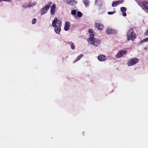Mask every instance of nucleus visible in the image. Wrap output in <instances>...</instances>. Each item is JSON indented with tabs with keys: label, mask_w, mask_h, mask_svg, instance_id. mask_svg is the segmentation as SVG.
Segmentation results:
<instances>
[{
	"label": "nucleus",
	"mask_w": 148,
	"mask_h": 148,
	"mask_svg": "<svg viewBox=\"0 0 148 148\" xmlns=\"http://www.w3.org/2000/svg\"><path fill=\"white\" fill-rule=\"evenodd\" d=\"M138 62V59L136 58H133L130 59L127 62L129 66L133 65Z\"/></svg>",
	"instance_id": "39448f33"
},
{
	"label": "nucleus",
	"mask_w": 148,
	"mask_h": 148,
	"mask_svg": "<svg viewBox=\"0 0 148 148\" xmlns=\"http://www.w3.org/2000/svg\"><path fill=\"white\" fill-rule=\"evenodd\" d=\"M123 1L122 0L114 1L112 4V6L113 7L116 6L118 5L121 3Z\"/></svg>",
	"instance_id": "9b49d317"
},
{
	"label": "nucleus",
	"mask_w": 148,
	"mask_h": 148,
	"mask_svg": "<svg viewBox=\"0 0 148 148\" xmlns=\"http://www.w3.org/2000/svg\"><path fill=\"white\" fill-rule=\"evenodd\" d=\"M36 21V18L33 19L32 21V24H35Z\"/></svg>",
	"instance_id": "5701e85b"
},
{
	"label": "nucleus",
	"mask_w": 148,
	"mask_h": 148,
	"mask_svg": "<svg viewBox=\"0 0 148 148\" xmlns=\"http://www.w3.org/2000/svg\"><path fill=\"white\" fill-rule=\"evenodd\" d=\"M127 52L126 51H121L119 52L116 55L115 57L117 58H119L122 57L123 55L125 54Z\"/></svg>",
	"instance_id": "6e6552de"
},
{
	"label": "nucleus",
	"mask_w": 148,
	"mask_h": 148,
	"mask_svg": "<svg viewBox=\"0 0 148 148\" xmlns=\"http://www.w3.org/2000/svg\"><path fill=\"white\" fill-rule=\"evenodd\" d=\"M82 13L81 12H78L77 14V19H78L81 17L82 16Z\"/></svg>",
	"instance_id": "a211bd4d"
},
{
	"label": "nucleus",
	"mask_w": 148,
	"mask_h": 148,
	"mask_svg": "<svg viewBox=\"0 0 148 148\" xmlns=\"http://www.w3.org/2000/svg\"><path fill=\"white\" fill-rule=\"evenodd\" d=\"M1 1H2V0H0V2Z\"/></svg>",
	"instance_id": "c85d7f7f"
},
{
	"label": "nucleus",
	"mask_w": 148,
	"mask_h": 148,
	"mask_svg": "<svg viewBox=\"0 0 148 148\" xmlns=\"http://www.w3.org/2000/svg\"><path fill=\"white\" fill-rule=\"evenodd\" d=\"M56 5L53 4L51 7L50 9L51 14V15H53L56 12Z\"/></svg>",
	"instance_id": "f8f14e48"
},
{
	"label": "nucleus",
	"mask_w": 148,
	"mask_h": 148,
	"mask_svg": "<svg viewBox=\"0 0 148 148\" xmlns=\"http://www.w3.org/2000/svg\"><path fill=\"white\" fill-rule=\"evenodd\" d=\"M97 58L99 61L101 62H103L106 60L107 57L104 55H100L98 56Z\"/></svg>",
	"instance_id": "1a4fd4ad"
},
{
	"label": "nucleus",
	"mask_w": 148,
	"mask_h": 148,
	"mask_svg": "<svg viewBox=\"0 0 148 148\" xmlns=\"http://www.w3.org/2000/svg\"><path fill=\"white\" fill-rule=\"evenodd\" d=\"M100 2V0H96L95 1V3L96 4H97V3L98 2Z\"/></svg>",
	"instance_id": "cd10ccee"
},
{
	"label": "nucleus",
	"mask_w": 148,
	"mask_h": 148,
	"mask_svg": "<svg viewBox=\"0 0 148 148\" xmlns=\"http://www.w3.org/2000/svg\"><path fill=\"white\" fill-rule=\"evenodd\" d=\"M88 33L90 35V37L89 38H93L94 37V34L93 30L92 29H90L88 30Z\"/></svg>",
	"instance_id": "2eb2a0df"
},
{
	"label": "nucleus",
	"mask_w": 148,
	"mask_h": 148,
	"mask_svg": "<svg viewBox=\"0 0 148 148\" xmlns=\"http://www.w3.org/2000/svg\"><path fill=\"white\" fill-rule=\"evenodd\" d=\"M121 10L122 12H124L126 11V8L125 7H121Z\"/></svg>",
	"instance_id": "aec40b11"
},
{
	"label": "nucleus",
	"mask_w": 148,
	"mask_h": 148,
	"mask_svg": "<svg viewBox=\"0 0 148 148\" xmlns=\"http://www.w3.org/2000/svg\"><path fill=\"white\" fill-rule=\"evenodd\" d=\"M70 27V23L69 21L66 22L64 27V30L65 31H68Z\"/></svg>",
	"instance_id": "9d476101"
},
{
	"label": "nucleus",
	"mask_w": 148,
	"mask_h": 148,
	"mask_svg": "<svg viewBox=\"0 0 148 148\" xmlns=\"http://www.w3.org/2000/svg\"><path fill=\"white\" fill-rule=\"evenodd\" d=\"M62 23L61 21L60 20H58L57 18H55L52 21V25L54 28L55 32L58 34L60 33Z\"/></svg>",
	"instance_id": "f257e3e1"
},
{
	"label": "nucleus",
	"mask_w": 148,
	"mask_h": 148,
	"mask_svg": "<svg viewBox=\"0 0 148 148\" xmlns=\"http://www.w3.org/2000/svg\"><path fill=\"white\" fill-rule=\"evenodd\" d=\"M145 34L146 35H148V29L146 30L145 33Z\"/></svg>",
	"instance_id": "393cba45"
},
{
	"label": "nucleus",
	"mask_w": 148,
	"mask_h": 148,
	"mask_svg": "<svg viewBox=\"0 0 148 148\" xmlns=\"http://www.w3.org/2000/svg\"><path fill=\"white\" fill-rule=\"evenodd\" d=\"M95 27L98 30L100 31L102 30L103 28V25L99 22H97L95 23Z\"/></svg>",
	"instance_id": "423d86ee"
},
{
	"label": "nucleus",
	"mask_w": 148,
	"mask_h": 148,
	"mask_svg": "<svg viewBox=\"0 0 148 148\" xmlns=\"http://www.w3.org/2000/svg\"><path fill=\"white\" fill-rule=\"evenodd\" d=\"M83 1L86 6H88L89 2L88 0H84Z\"/></svg>",
	"instance_id": "6ab92c4d"
},
{
	"label": "nucleus",
	"mask_w": 148,
	"mask_h": 148,
	"mask_svg": "<svg viewBox=\"0 0 148 148\" xmlns=\"http://www.w3.org/2000/svg\"><path fill=\"white\" fill-rule=\"evenodd\" d=\"M64 1L70 5H74L77 3V2L74 0H64Z\"/></svg>",
	"instance_id": "ddd939ff"
},
{
	"label": "nucleus",
	"mask_w": 148,
	"mask_h": 148,
	"mask_svg": "<svg viewBox=\"0 0 148 148\" xmlns=\"http://www.w3.org/2000/svg\"><path fill=\"white\" fill-rule=\"evenodd\" d=\"M122 15L123 16H126L127 14L125 12H124L123 13Z\"/></svg>",
	"instance_id": "a878e982"
},
{
	"label": "nucleus",
	"mask_w": 148,
	"mask_h": 148,
	"mask_svg": "<svg viewBox=\"0 0 148 148\" xmlns=\"http://www.w3.org/2000/svg\"><path fill=\"white\" fill-rule=\"evenodd\" d=\"M83 54H80L77 58L75 60L73 61V63H75L79 60L81 58Z\"/></svg>",
	"instance_id": "f3484780"
},
{
	"label": "nucleus",
	"mask_w": 148,
	"mask_h": 148,
	"mask_svg": "<svg viewBox=\"0 0 148 148\" xmlns=\"http://www.w3.org/2000/svg\"><path fill=\"white\" fill-rule=\"evenodd\" d=\"M51 3H50L46 5L45 6L43 7L41 9L40 12L42 14H44L46 13L48 10H49L50 7L51 6V4H52Z\"/></svg>",
	"instance_id": "20e7f679"
},
{
	"label": "nucleus",
	"mask_w": 148,
	"mask_h": 148,
	"mask_svg": "<svg viewBox=\"0 0 148 148\" xmlns=\"http://www.w3.org/2000/svg\"><path fill=\"white\" fill-rule=\"evenodd\" d=\"M71 14L75 18H77L76 11L75 10H72L71 12Z\"/></svg>",
	"instance_id": "dca6fc26"
},
{
	"label": "nucleus",
	"mask_w": 148,
	"mask_h": 148,
	"mask_svg": "<svg viewBox=\"0 0 148 148\" xmlns=\"http://www.w3.org/2000/svg\"><path fill=\"white\" fill-rule=\"evenodd\" d=\"M148 40V38H146L144 39L142 41H141V42H145L147 41Z\"/></svg>",
	"instance_id": "4be33fe9"
},
{
	"label": "nucleus",
	"mask_w": 148,
	"mask_h": 148,
	"mask_svg": "<svg viewBox=\"0 0 148 148\" xmlns=\"http://www.w3.org/2000/svg\"><path fill=\"white\" fill-rule=\"evenodd\" d=\"M127 35V38L128 40H133L136 37V34L132 30H130L129 31Z\"/></svg>",
	"instance_id": "7ed1b4c3"
},
{
	"label": "nucleus",
	"mask_w": 148,
	"mask_h": 148,
	"mask_svg": "<svg viewBox=\"0 0 148 148\" xmlns=\"http://www.w3.org/2000/svg\"><path fill=\"white\" fill-rule=\"evenodd\" d=\"M71 49H75V46L73 43H71Z\"/></svg>",
	"instance_id": "412c9836"
},
{
	"label": "nucleus",
	"mask_w": 148,
	"mask_h": 148,
	"mask_svg": "<svg viewBox=\"0 0 148 148\" xmlns=\"http://www.w3.org/2000/svg\"><path fill=\"white\" fill-rule=\"evenodd\" d=\"M141 4L146 9L148 10V3L146 1H143L141 2Z\"/></svg>",
	"instance_id": "4468645a"
},
{
	"label": "nucleus",
	"mask_w": 148,
	"mask_h": 148,
	"mask_svg": "<svg viewBox=\"0 0 148 148\" xmlns=\"http://www.w3.org/2000/svg\"><path fill=\"white\" fill-rule=\"evenodd\" d=\"M114 13H115L113 11H112V12H108V14H114Z\"/></svg>",
	"instance_id": "b1692460"
},
{
	"label": "nucleus",
	"mask_w": 148,
	"mask_h": 148,
	"mask_svg": "<svg viewBox=\"0 0 148 148\" xmlns=\"http://www.w3.org/2000/svg\"><path fill=\"white\" fill-rule=\"evenodd\" d=\"M11 0H2V1H7L8 2H10L11 1Z\"/></svg>",
	"instance_id": "bb28decb"
},
{
	"label": "nucleus",
	"mask_w": 148,
	"mask_h": 148,
	"mask_svg": "<svg viewBox=\"0 0 148 148\" xmlns=\"http://www.w3.org/2000/svg\"><path fill=\"white\" fill-rule=\"evenodd\" d=\"M87 40L89 44L96 47L99 45L100 43V40L97 38H89Z\"/></svg>",
	"instance_id": "f03ea898"
},
{
	"label": "nucleus",
	"mask_w": 148,
	"mask_h": 148,
	"mask_svg": "<svg viewBox=\"0 0 148 148\" xmlns=\"http://www.w3.org/2000/svg\"><path fill=\"white\" fill-rule=\"evenodd\" d=\"M117 31L111 28H108L106 29V32L108 34H115L117 33Z\"/></svg>",
	"instance_id": "0eeeda50"
}]
</instances>
